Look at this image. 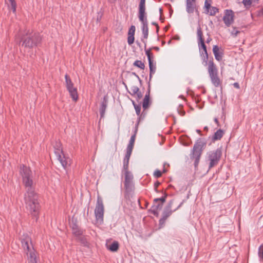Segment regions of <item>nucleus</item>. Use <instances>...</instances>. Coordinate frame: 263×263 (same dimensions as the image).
<instances>
[{"mask_svg": "<svg viewBox=\"0 0 263 263\" xmlns=\"http://www.w3.org/2000/svg\"><path fill=\"white\" fill-rule=\"evenodd\" d=\"M20 173L22 177L23 183L26 189L24 197L26 209L37 221L40 211V204L39 195L35 192L33 187L32 172L30 167L23 164L20 166Z\"/></svg>", "mask_w": 263, "mask_h": 263, "instance_id": "nucleus-1", "label": "nucleus"}, {"mask_svg": "<svg viewBox=\"0 0 263 263\" xmlns=\"http://www.w3.org/2000/svg\"><path fill=\"white\" fill-rule=\"evenodd\" d=\"M19 44L25 48L32 49L40 46L42 43V37L39 32H30V30H25L24 33L19 35Z\"/></svg>", "mask_w": 263, "mask_h": 263, "instance_id": "nucleus-2", "label": "nucleus"}, {"mask_svg": "<svg viewBox=\"0 0 263 263\" xmlns=\"http://www.w3.org/2000/svg\"><path fill=\"white\" fill-rule=\"evenodd\" d=\"M206 140L205 138H198L191 151L190 156L191 159L194 160V165L195 169L198 167L203 151L206 147Z\"/></svg>", "mask_w": 263, "mask_h": 263, "instance_id": "nucleus-3", "label": "nucleus"}, {"mask_svg": "<svg viewBox=\"0 0 263 263\" xmlns=\"http://www.w3.org/2000/svg\"><path fill=\"white\" fill-rule=\"evenodd\" d=\"M197 35L200 56L202 60V63H204V65L206 66L208 64V61L209 60V55L206 46L205 44L204 39L203 36L202 31L200 26L197 28Z\"/></svg>", "mask_w": 263, "mask_h": 263, "instance_id": "nucleus-4", "label": "nucleus"}, {"mask_svg": "<svg viewBox=\"0 0 263 263\" xmlns=\"http://www.w3.org/2000/svg\"><path fill=\"white\" fill-rule=\"evenodd\" d=\"M122 173L124 175L125 180L124 185L125 188V197L129 198L130 196L133 193L135 186L133 182L134 176L132 172L129 170H122Z\"/></svg>", "mask_w": 263, "mask_h": 263, "instance_id": "nucleus-5", "label": "nucleus"}, {"mask_svg": "<svg viewBox=\"0 0 263 263\" xmlns=\"http://www.w3.org/2000/svg\"><path fill=\"white\" fill-rule=\"evenodd\" d=\"M162 196L160 198H157L154 199L153 204L149 212L152 213L156 217H158V211L163 207L164 203L166 201V197L168 194L166 192H162Z\"/></svg>", "mask_w": 263, "mask_h": 263, "instance_id": "nucleus-6", "label": "nucleus"}, {"mask_svg": "<svg viewBox=\"0 0 263 263\" xmlns=\"http://www.w3.org/2000/svg\"><path fill=\"white\" fill-rule=\"evenodd\" d=\"M221 156L222 151L221 148H218L215 151H210L208 153V158L210 161L209 170L218 164Z\"/></svg>", "mask_w": 263, "mask_h": 263, "instance_id": "nucleus-7", "label": "nucleus"}, {"mask_svg": "<svg viewBox=\"0 0 263 263\" xmlns=\"http://www.w3.org/2000/svg\"><path fill=\"white\" fill-rule=\"evenodd\" d=\"M139 21L141 22L142 26L141 30L142 32V37L141 41L144 44V48L146 47V40L148 36V21L146 17V14H138Z\"/></svg>", "mask_w": 263, "mask_h": 263, "instance_id": "nucleus-8", "label": "nucleus"}, {"mask_svg": "<svg viewBox=\"0 0 263 263\" xmlns=\"http://www.w3.org/2000/svg\"><path fill=\"white\" fill-rule=\"evenodd\" d=\"M104 208L101 198L98 197L95 210L96 219L100 224L103 222Z\"/></svg>", "mask_w": 263, "mask_h": 263, "instance_id": "nucleus-9", "label": "nucleus"}, {"mask_svg": "<svg viewBox=\"0 0 263 263\" xmlns=\"http://www.w3.org/2000/svg\"><path fill=\"white\" fill-rule=\"evenodd\" d=\"M22 247L26 252L27 257L30 256L31 253L36 254L35 251L32 246L31 238L27 235H24L23 238H21Z\"/></svg>", "mask_w": 263, "mask_h": 263, "instance_id": "nucleus-10", "label": "nucleus"}, {"mask_svg": "<svg viewBox=\"0 0 263 263\" xmlns=\"http://www.w3.org/2000/svg\"><path fill=\"white\" fill-rule=\"evenodd\" d=\"M183 202H181L180 204L174 210H168L165 208L164 209V210L162 212V217L160 219L159 221V225L160 228L163 227L165 225V221L174 212H175L178 209H179L182 205Z\"/></svg>", "mask_w": 263, "mask_h": 263, "instance_id": "nucleus-11", "label": "nucleus"}, {"mask_svg": "<svg viewBox=\"0 0 263 263\" xmlns=\"http://www.w3.org/2000/svg\"><path fill=\"white\" fill-rule=\"evenodd\" d=\"M234 14L232 10H226L223 21L227 27H229L234 22Z\"/></svg>", "mask_w": 263, "mask_h": 263, "instance_id": "nucleus-12", "label": "nucleus"}, {"mask_svg": "<svg viewBox=\"0 0 263 263\" xmlns=\"http://www.w3.org/2000/svg\"><path fill=\"white\" fill-rule=\"evenodd\" d=\"M208 71L209 76H213L218 73V68L216 64L214 63L213 58L212 57L211 59L208 61Z\"/></svg>", "mask_w": 263, "mask_h": 263, "instance_id": "nucleus-13", "label": "nucleus"}, {"mask_svg": "<svg viewBox=\"0 0 263 263\" xmlns=\"http://www.w3.org/2000/svg\"><path fill=\"white\" fill-rule=\"evenodd\" d=\"M55 155L63 168L65 169L67 166L69 164L70 159L68 157L66 158L64 155L63 153H60L59 151H58L56 153Z\"/></svg>", "mask_w": 263, "mask_h": 263, "instance_id": "nucleus-14", "label": "nucleus"}, {"mask_svg": "<svg viewBox=\"0 0 263 263\" xmlns=\"http://www.w3.org/2000/svg\"><path fill=\"white\" fill-rule=\"evenodd\" d=\"M195 10L197 14H199V12L196 8L195 1L192 0H186V10L188 13H193Z\"/></svg>", "mask_w": 263, "mask_h": 263, "instance_id": "nucleus-15", "label": "nucleus"}, {"mask_svg": "<svg viewBox=\"0 0 263 263\" xmlns=\"http://www.w3.org/2000/svg\"><path fill=\"white\" fill-rule=\"evenodd\" d=\"M151 104L150 100V85H148V88L146 92L142 102V107L144 110L149 108Z\"/></svg>", "mask_w": 263, "mask_h": 263, "instance_id": "nucleus-16", "label": "nucleus"}, {"mask_svg": "<svg viewBox=\"0 0 263 263\" xmlns=\"http://www.w3.org/2000/svg\"><path fill=\"white\" fill-rule=\"evenodd\" d=\"M133 150L126 149V153L123 160V165L122 170H128V164L130 157Z\"/></svg>", "mask_w": 263, "mask_h": 263, "instance_id": "nucleus-17", "label": "nucleus"}, {"mask_svg": "<svg viewBox=\"0 0 263 263\" xmlns=\"http://www.w3.org/2000/svg\"><path fill=\"white\" fill-rule=\"evenodd\" d=\"M108 104V99L106 96H105L103 97V100L101 103L100 107V117L101 118H102L104 117L106 109L107 106Z\"/></svg>", "mask_w": 263, "mask_h": 263, "instance_id": "nucleus-18", "label": "nucleus"}, {"mask_svg": "<svg viewBox=\"0 0 263 263\" xmlns=\"http://www.w3.org/2000/svg\"><path fill=\"white\" fill-rule=\"evenodd\" d=\"M138 123L136 124L134 134L131 136L127 149L133 150L136 139V134L138 131Z\"/></svg>", "mask_w": 263, "mask_h": 263, "instance_id": "nucleus-19", "label": "nucleus"}, {"mask_svg": "<svg viewBox=\"0 0 263 263\" xmlns=\"http://www.w3.org/2000/svg\"><path fill=\"white\" fill-rule=\"evenodd\" d=\"M72 234L75 236H80L82 235L83 231L81 230L77 224V222H73L71 226Z\"/></svg>", "mask_w": 263, "mask_h": 263, "instance_id": "nucleus-20", "label": "nucleus"}, {"mask_svg": "<svg viewBox=\"0 0 263 263\" xmlns=\"http://www.w3.org/2000/svg\"><path fill=\"white\" fill-rule=\"evenodd\" d=\"M67 90L68 91L69 95L72 98V100L74 102H76L78 99V95L77 89L74 86L67 88Z\"/></svg>", "mask_w": 263, "mask_h": 263, "instance_id": "nucleus-21", "label": "nucleus"}, {"mask_svg": "<svg viewBox=\"0 0 263 263\" xmlns=\"http://www.w3.org/2000/svg\"><path fill=\"white\" fill-rule=\"evenodd\" d=\"M213 52L216 60L220 62L222 59L223 53L219 51V47L217 45H214L213 47Z\"/></svg>", "mask_w": 263, "mask_h": 263, "instance_id": "nucleus-22", "label": "nucleus"}, {"mask_svg": "<svg viewBox=\"0 0 263 263\" xmlns=\"http://www.w3.org/2000/svg\"><path fill=\"white\" fill-rule=\"evenodd\" d=\"M209 77L211 79L212 83L215 87H218L221 86V81L218 77V73Z\"/></svg>", "mask_w": 263, "mask_h": 263, "instance_id": "nucleus-23", "label": "nucleus"}, {"mask_svg": "<svg viewBox=\"0 0 263 263\" xmlns=\"http://www.w3.org/2000/svg\"><path fill=\"white\" fill-rule=\"evenodd\" d=\"M224 134L222 129H219L217 130L212 137V141L214 142L216 141L220 140Z\"/></svg>", "mask_w": 263, "mask_h": 263, "instance_id": "nucleus-24", "label": "nucleus"}, {"mask_svg": "<svg viewBox=\"0 0 263 263\" xmlns=\"http://www.w3.org/2000/svg\"><path fill=\"white\" fill-rule=\"evenodd\" d=\"M145 0H140L138 7V14H146Z\"/></svg>", "mask_w": 263, "mask_h": 263, "instance_id": "nucleus-25", "label": "nucleus"}, {"mask_svg": "<svg viewBox=\"0 0 263 263\" xmlns=\"http://www.w3.org/2000/svg\"><path fill=\"white\" fill-rule=\"evenodd\" d=\"M107 248L111 252H117L119 248V243L117 241H114L110 245L107 246Z\"/></svg>", "mask_w": 263, "mask_h": 263, "instance_id": "nucleus-26", "label": "nucleus"}, {"mask_svg": "<svg viewBox=\"0 0 263 263\" xmlns=\"http://www.w3.org/2000/svg\"><path fill=\"white\" fill-rule=\"evenodd\" d=\"M149 68V80L150 81L152 79L153 75L155 73L156 70V63L153 62L148 63Z\"/></svg>", "mask_w": 263, "mask_h": 263, "instance_id": "nucleus-27", "label": "nucleus"}, {"mask_svg": "<svg viewBox=\"0 0 263 263\" xmlns=\"http://www.w3.org/2000/svg\"><path fill=\"white\" fill-rule=\"evenodd\" d=\"M145 50V54L147 57L148 63L154 62V56L153 53H152L151 51L152 50V48H149L148 49H146V48H144Z\"/></svg>", "mask_w": 263, "mask_h": 263, "instance_id": "nucleus-28", "label": "nucleus"}, {"mask_svg": "<svg viewBox=\"0 0 263 263\" xmlns=\"http://www.w3.org/2000/svg\"><path fill=\"white\" fill-rule=\"evenodd\" d=\"M77 240L80 242L84 246H88V242L87 241V239L84 236H77Z\"/></svg>", "mask_w": 263, "mask_h": 263, "instance_id": "nucleus-29", "label": "nucleus"}, {"mask_svg": "<svg viewBox=\"0 0 263 263\" xmlns=\"http://www.w3.org/2000/svg\"><path fill=\"white\" fill-rule=\"evenodd\" d=\"M65 78L66 88L73 86V83H72L70 78L68 76V74H65Z\"/></svg>", "mask_w": 263, "mask_h": 263, "instance_id": "nucleus-30", "label": "nucleus"}, {"mask_svg": "<svg viewBox=\"0 0 263 263\" xmlns=\"http://www.w3.org/2000/svg\"><path fill=\"white\" fill-rule=\"evenodd\" d=\"M133 65L140 68L141 69L144 70L145 68L144 63L140 60H136L133 63Z\"/></svg>", "mask_w": 263, "mask_h": 263, "instance_id": "nucleus-31", "label": "nucleus"}, {"mask_svg": "<svg viewBox=\"0 0 263 263\" xmlns=\"http://www.w3.org/2000/svg\"><path fill=\"white\" fill-rule=\"evenodd\" d=\"M212 0H205L204 2V8L205 9V13L208 14L209 12V9L211 7V3Z\"/></svg>", "mask_w": 263, "mask_h": 263, "instance_id": "nucleus-32", "label": "nucleus"}, {"mask_svg": "<svg viewBox=\"0 0 263 263\" xmlns=\"http://www.w3.org/2000/svg\"><path fill=\"white\" fill-rule=\"evenodd\" d=\"M258 255L260 261H263V244L258 248Z\"/></svg>", "mask_w": 263, "mask_h": 263, "instance_id": "nucleus-33", "label": "nucleus"}, {"mask_svg": "<svg viewBox=\"0 0 263 263\" xmlns=\"http://www.w3.org/2000/svg\"><path fill=\"white\" fill-rule=\"evenodd\" d=\"M218 12H219V9L217 7L211 6L210 9H209V12L208 14L210 15L214 16Z\"/></svg>", "mask_w": 263, "mask_h": 263, "instance_id": "nucleus-34", "label": "nucleus"}, {"mask_svg": "<svg viewBox=\"0 0 263 263\" xmlns=\"http://www.w3.org/2000/svg\"><path fill=\"white\" fill-rule=\"evenodd\" d=\"M54 153H55V155H56V153L58 151H59L60 153H63L62 149L61 148V144L60 142H56L54 146Z\"/></svg>", "mask_w": 263, "mask_h": 263, "instance_id": "nucleus-35", "label": "nucleus"}, {"mask_svg": "<svg viewBox=\"0 0 263 263\" xmlns=\"http://www.w3.org/2000/svg\"><path fill=\"white\" fill-rule=\"evenodd\" d=\"M139 91V88L136 86H132L130 87V91H129V93L132 96H135L136 93H137Z\"/></svg>", "mask_w": 263, "mask_h": 263, "instance_id": "nucleus-36", "label": "nucleus"}, {"mask_svg": "<svg viewBox=\"0 0 263 263\" xmlns=\"http://www.w3.org/2000/svg\"><path fill=\"white\" fill-rule=\"evenodd\" d=\"M10 3V8L13 13L16 12V3L15 0H9Z\"/></svg>", "mask_w": 263, "mask_h": 263, "instance_id": "nucleus-37", "label": "nucleus"}, {"mask_svg": "<svg viewBox=\"0 0 263 263\" xmlns=\"http://www.w3.org/2000/svg\"><path fill=\"white\" fill-rule=\"evenodd\" d=\"M28 258L30 260L31 263H37L36 254L31 253L30 256L28 257Z\"/></svg>", "mask_w": 263, "mask_h": 263, "instance_id": "nucleus-38", "label": "nucleus"}, {"mask_svg": "<svg viewBox=\"0 0 263 263\" xmlns=\"http://www.w3.org/2000/svg\"><path fill=\"white\" fill-rule=\"evenodd\" d=\"M136 31V27L134 25H132L128 31V35H134Z\"/></svg>", "mask_w": 263, "mask_h": 263, "instance_id": "nucleus-39", "label": "nucleus"}, {"mask_svg": "<svg viewBox=\"0 0 263 263\" xmlns=\"http://www.w3.org/2000/svg\"><path fill=\"white\" fill-rule=\"evenodd\" d=\"M135 41L134 35H128L127 42L129 45H132L134 43Z\"/></svg>", "mask_w": 263, "mask_h": 263, "instance_id": "nucleus-40", "label": "nucleus"}, {"mask_svg": "<svg viewBox=\"0 0 263 263\" xmlns=\"http://www.w3.org/2000/svg\"><path fill=\"white\" fill-rule=\"evenodd\" d=\"M146 115V112H145V110H143V111H142V112L141 114H140V115L138 116H139V118H138V123L137 124H139V122L141 121V120H142L144 119V118H145V116Z\"/></svg>", "mask_w": 263, "mask_h": 263, "instance_id": "nucleus-41", "label": "nucleus"}, {"mask_svg": "<svg viewBox=\"0 0 263 263\" xmlns=\"http://www.w3.org/2000/svg\"><path fill=\"white\" fill-rule=\"evenodd\" d=\"M134 108L135 109L136 114L138 116H139L141 111V105L138 104V105H135Z\"/></svg>", "mask_w": 263, "mask_h": 263, "instance_id": "nucleus-42", "label": "nucleus"}, {"mask_svg": "<svg viewBox=\"0 0 263 263\" xmlns=\"http://www.w3.org/2000/svg\"><path fill=\"white\" fill-rule=\"evenodd\" d=\"M174 199L171 200L168 202L167 205L164 208H165L166 209H168V210H172V205H173V204L174 203Z\"/></svg>", "mask_w": 263, "mask_h": 263, "instance_id": "nucleus-43", "label": "nucleus"}, {"mask_svg": "<svg viewBox=\"0 0 263 263\" xmlns=\"http://www.w3.org/2000/svg\"><path fill=\"white\" fill-rule=\"evenodd\" d=\"M239 32L240 31L237 30L236 27H233V30L231 32V34L234 36H236Z\"/></svg>", "mask_w": 263, "mask_h": 263, "instance_id": "nucleus-44", "label": "nucleus"}, {"mask_svg": "<svg viewBox=\"0 0 263 263\" xmlns=\"http://www.w3.org/2000/svg\"><path fill=\"white\" fill-rule=\"evenodd\" d=\"M252 0H243V4L246 6H250L252 4Z\"/></svg>", "mask_w": 263, "mask_h": 263, "instance_id": "nucleus-45", "label": "nucleus"}, {"mask_svg": "<svg viewBox=\"0 0 263 263\" xmlns=\"http://www.w3.org/2000/svg\"><path fill=\"white\" fill-rule=\"evenodd\" d=\"M154 175L155 177L156 178H159L162 175V173L159 170H156L155 172H154Z\"/></svg>", "mask_w": 263, "mask_h": 263, "instance_id": "nucleus-46", "label": "nucleus"}, {"mask_svg": "<svg viewBox=\"0 0 263 263\" xmlns=\"http://www.w3.org/2000/svg\"><path fill=\"white\" fill-rule=\"evenodd\" d=\"M136 99L138 101L139 100H140L142 97H143V95L142 93H141V91H138V92L137 93H136Z\"/></svg>", "mask_w": 263, "mask_h": 263, "instance_id": "nucleus-47", "label": "nucleus"}, {"mask_svg": "<svg viewBox=\"0 0 263 263\" xmlns=\"http://www.w3.org/2000/svg\"><path fill=\"white\" fill-rule=\"evenodd\" d=\"M160 184V182H159L158 181H156L154 183V190H155V192H156L157 193L159 192V191L158 190L157 188L159 186Z\"/></svg>", "mask_w": 263, "mask_h": 263, "instance_id": "nucleus-48", "label": "nucleus"}, {"mask_svg": "<svg viewBox=\"0 0 263 263\" xmlns=\"http://www.w3.org/2000/svg\"><path fill=\"white\" fill-rule=\"evenodd\" d=\"M233 86L235 88H237V89H239L240 88V86H239V84L237 82H235L233 84Z\"/></svg>", "mask_w": 263, "mask_h": 263, "instance_id": "nucleus-49", "label": "nucleus"}, {"mask_svg": "<svg viewBox=\"0 0 263 263\" xmlns=\"http://www.w3.org/2000/svg\"><path fill=\"white\" fill-rule=\"evenodd\" d=\"M132 74L139 80L140 83L141 82V80L137 74H136L135 72H132Z\"/></svg>", "mask_w": 263, "mask_h": 263, "instance_id": "nucleus-50", "label": "nucleus"}, {"mask_svg": "<svg viewBox=\"0 0 263 263\" xmlns=\"http://www.w3.org/2000/svg\"><path fill=\"white\" fill-rule=\"evenodd\" d=\"M151 48H152V49L155 50H156V51H159V50H160L159 47H157V46L152 47H151Z\"/></svg>", "mask_w": 263, "mask_h": 263, "instance_id": "nucleus-51", "label": "nucleus"}, {"mask_svg": "<svg viewBox=\"0 0 263 263\" xmlns=\"http://www.w3.org/2000/svg\"><path fill=\"white\" fill-rule=\"evenodd\" d=\"M214 120L216 124L217 125V126H219L220 125L218 119L217 118H215Z\"/></svg>", "mask_w": 263, "mask_h": 263, "instance_id": "nucleus-52", "label": "nucleus"}, {"mask_svg": "<svg viewBox=\"0 0 263 263\" xmlns=\"http://www.w3.org/2000/svg\"><path fill=\"white\" fill-rule=\"evenodd\" d=\"M212 40V38L211 37H209L206 41V43L209 44L211 41Z\"/></svg>", "mask_w": 263, "mask_h": 263, "instance_id": "nucleus-53", "label": "nucleus"}, {"mask_svg": "<svg viewBox=\"0 0 263 263\" xmlns=\"http://www.w3.org/2000/svg\"><path fill=\"white\" fill-rule=\"evenodd\" d=\"M196 132L200 136L202 135V134H201V131L200 129H196Z\"/></svg>", "mask_w": 263, "mask_h": 263, "instance_id": "nucleus-54", "label": "nucleus"}, {"mask_svg": "<svg viewBox=\"0 0 263 263\" xmlns=\"http://www.w3.org/2000/svg\"><path fill=\"white\" fill-rule=\"evenodd\" d=\"M159 12L161 15H162L163 10L162 8H159Z\"/></svg>", "mask_w": 263, "mask_h": 263, "instance_id": "nucleus-55", "label": "nucleus"}, {"mask_svg": "<svg viewBox=\"0 0 263 263\" xmlns=\"http://www.w3.org/2000/svg\"><path fill=\"white\" fill-rule=\"evenodd\" d=\"M160 20L161 21V22H163L164 20V18L162 17V15L160 16Z\"/></svg>", "mask_w": 263, "mask_h": 263, "instance_id": "nucleus-56", "label": "nucleus"}, {"mask_svg": "<svg viewBox=\"0 0 263 263\" xmlns=\"http://www.w3.org/2000/svg\"><path fill=\"white\" fill-rule=\"evenodd\" d=\"M185 114V112L184 110L181 111V112H180V115L181 116H184Z\"/></svg>", "mask_w": 263, "mask_h": 263, "instance_id": "nucleus-57", "label": "nucleus"}, {"mask_svg": "<svg viewBox=\"0 0 263 263\" xmlns=\"http://www.w3.org/2000/svg\"><path fill=\"white\" fill-rule=\"evenodd\" d=\"M152 24L153 25L156 26H156H157L158 25V24L157 23H156V22H152Z\"/></svg>", "mask_w": 263, "mask_h": 263, "instance_id": "nucleus-58", "label": "nucleus"}, {"mask_svg": "<svg viewBox=\"0 0 263 263\" xmlns=\"http://www.w3.org/2000/svg\"><path fill=\"white\" fill-rule=\"evenodd\" d=\"M159 29V26L158 25L157 26H156V32H157V33H158Z\"/></svg>", "mask_w": 263, "mask_h": 263, "instance_id": "nucleus-59", "label": "nucleus"}, {"mask_svg": "<svg viewBox=\"0 0 263 263\" xmlns=\"http://www.w3.org/2000/svg\"><path fill=\"white\" fill-rule=\"evenodd\" d=\"M132 103L135 107V105H138V104H137L134 101H132Z\"/></svg>", "mask_w": 263, "mask_h": 263, "instance_id": "nucleus-60", "label": "nucleus"}, {"mask_svg": "<svg viewBox=\"0 0 263 263\" xmlns=\"http://www.w3.org/2000/svg\"><path fill=\"white\" fill-rule=\"evenodd\" d=\"M203 129H204V130L208 131V129H209V128H208V126H205Z\"/></svg>", "mask_w": 263, "mask_h": 263, "instance_id": "nucleus-61", "label": "nucleus"}, {"mask_svg": "<svg viewBox=\"0 0 263 263\" xmlns=\"http://www.w3.org/2000/svg\"><path fill=\"white\" fill-rule=\"evenodd\" d=\"M170 1H171V2H173V1H174V0H170Z\"/></svg>", "mask_w": 263, "mask_h": 263, "instance_id": "nucleus-62", "label": "nucleus"}]
</instances>
